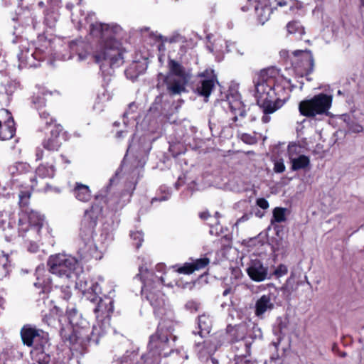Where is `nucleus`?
Masks as SVG:
<instances>
[{"instance_id":"1","label":"nucleus","mask_w":364,"mask_h":364,"mask_svg":"<svg viewBox=\"0 0 364 364\" xmlns=\"http://www.w3.org/2000/svg\"><path fill=\"white\" fill-rule=\"evenodd\" d=\"M278 70L274 68H268L260 70L254 78L256 90L257 103L262 109L264 115L262 122L267 124L270 122V114L280 109L286 100L281 98L279 91L284 90L276 85V77Z\"/></svg>"},{"instance_id":"2","label":"nucleus","mask_w":364,"mask_h":364,"mask_svg":"<svg viewBox=\"0 0 364 364\" xmlns=\"http://www.w3.org/2000/svg\"><path fill=\"white\" fill-rule=\"evenodd\" d=\"M112 182L113 178H110L109 183L100 191L91 207L85 211L80 228V237L84 244L80 251L84 257L100 258L93 237L97 220L104 213L102 203L107 202V196L112 189Z\"/></svg>"},{"instance_id":"3","label":"nucleus","mask_w":364,"mask_h":364,"mask_svg":"<svg viewBox=\"0 0 364 364\" xmlns=\"http://www.w3.org/2000/svg\"><path fill=\"white\" fill-rule=\"evenodd\" d=\"M90 33L97 41L94 56L104 81L108 84L114 73V28L109 24L95 22L90 24Z\"/></svg>"},{"instance_id":"4","label":"nucleus","mask_w":364,"mask_h":364,"mask_svg":"<svg viewBox=\"0 0 364 364\" xmlns=\"http://www.w3.org/2000/svg\"><path fill=\"white\" fill-rule=\"evenodd\" d=\"M146 278L141 274H138L136 277L143 283L141 295L146 298L156 312L165 305L164 294L162 291L164 280L162 277H159L152 272H146Z\"/></svg>"},{"instance_id":"5","label":"nucleus","mask_w":364,"mask_h":364,"mask_svg":"<svg viewBox=\"0 0 364 364\" xmlns=\"http://www.w3.org/2000/svg\"><path fill=\"white\" fill-rule=\"evenodd\" d=\"M48 266L50 273L65 279H73L82 270L78 261L74 257L65 254L50 256Z\"/></svg>"},{"instance_id":"6","label":"nucleus","mask_w":364,"mask_h":364,"mask_svg":"<svg viewBox=\"0 0 364 364\" xmlns=\"http://www.w3.org/2000/svg\"><path fill=\"white\" fill-rule=\"evenodd\" d=\"M333 97L326 93H318L310 99L299 103V112L301 116L314 118L317 115H327L331 107Z\"/></svg>"},{"instance_id":"7","label":"nucleus","mask_w":364,"mask_h":364,"mask_svg":"<svg viewBox=\"0 0 364 364\" xmlns=\"http://www.w3.org/2000/svg\"><path fill=\"white\" fill-rule=\"evenodd\" d=\"M291 67L298 77H306L314 71V58L310 50H296L290 58Z\"/></svg>"},{"instance_id":"8","label":"nucleus","mask_w":364,"mask_h":364,"mask_svg":"<svg viewBox=\"0 0 364 364\" xmlns=\"http://www.w3.org/2000/svg\"><path fill=\"white\" fill-rule=\"evenodd\" d=\"M50 45V42L47 40H44V45L43 48L37 47L31 48L27 47L26 45H21V50L20 53L18 55L19 60V68L25 67H36L37 65L36 60H43L45 57V49L47 48Z\"/></svg>"},{"instance_id":"9","label":"nucleus","mask_w":364,"mask_h":364,"mask_svg":"<svg viewBox=\"0 0 364 364\" xmlns=\"http://www.w3.org/2000/svg\"><path fill=\"white\" fill-rule=\"evenodd\" d=\"M22 341L28 346L46 347L48 343V334L35 327L25 326L21 331Z\"/></svg>"},{"instance_id":"10","label":"nucleus","mask_w":364,"mask_h":364,"mask_svg":"<svg viewBox=\"0 0 364 364\" xmlns=\"http://www.w3.org/2000/svg\"><path fill=\"white\" fill-rule=\"evenodd\" d=\"M198 76L201 80L197 85L196 92L198 95L208 99L214 90L215 85L218 83L217 75L214 70L205 69L204 71L198 73Z\"/></svg>"},{"instance_id":"11","label":"nucleus","mask_w":364,"mask_h":364,"mask_svg":"<svg viewBox=\"0 0 364 364\" xmlns=\"http://www.w3.org/2000/svg\"><path fill=\"white\" fill-rule=\"evenodd\" d=\"M225 102L228 105L227 112H229L232 114V122L230 123L229 127L231 129L242 127V124L237 123V121L239 117L240 118H245L247 115L245 106L243 102L237 97L233 95L228 96Z\"/></svg>"},{"instance_id":"12","label":"nucleus","mask_w":364,"mask_h":364,"mask_svg":"<svg viewBox=\"0 0 364 364\" xmlns=\"http://www.w3.org/2000/svg\"><path fill=\"white\" fill-rule=\"evenodd\" d=\"M74 278L77 279L76 287L91 301H96L97 295L101 293L99 284L97 282L85 278L84 276H79V274L77 277H74Z\"/></svg>"},{"instance_id":"13","label":"nucleus","mask_w":364,"mask_h":364,"mask_svg":"<svg viewBox=\"0 0 364 364\" xmlns=\"http://www.w3.org/2000/svg\"><path fill=\"white\" fill-rule=\"evenodd\" d=\"M18 232L20 235L25 239L26 242H38L41 239V227H28L23 218L19 219Z\"/></svg>"},{"instance_id":"14","label":"nucleus","mask_w":364,"mask_h":364,"mask_svg":"<svg viewBox=\"0 0 364 364\" xmlns=\"http://www.w3.org/2000/svg\"><path fill=\"white\" fill-rule=\"evenodd\" d=\"M62 127L58 124H54L50 131V136L43 141V146L49 151H57L61 145L59 135L62 132Z\"/></svg>"},{"instance_id":"15","label":"nucleus","mask_w":364,"mask_h":364,"mask_svg":"<svg viewBox=\"0 0 364 364\" xmlns=\"http://www.w3.org/2000/svg\"><path fill=\"white\" fill-rule=\"evenodd\" d=\"M267 268L259 260L252 262L247 269L248 276L255 282L264 281L267 277Z\"/></svg>"},{"instance_id":"16","label":"nucleus","mask_w":364,"mask_h":364,"mask_svg":"<svg viewBox=\"0 0 364 364\" xmlns=\"http://www.w3.org/2000/svg\"><path fill=\"white\" fill-rule=\"evenodd\" d=\"M274 309V304L272 303L269 295H262L255 304V314L257 316L261 317L267 310Z\"/></svg>"},{"instance_id":"17","label":"nucleus","mask_w":364,"mask_h":364,"mask_svg":"<svg viewBox=\"0 0 364 364\" xmlns=\"http://www.w3.org/2000/svg\"><path fill=\"white\" fill-rule=\"evenodd\" d=\"M20 218H23V222L26 223L28 227L38 226L41 228L43 226V217L36 211L27 212L26 210V213Z\"/></svg>"},{"instance_id":"18","label":"nucleus","mask_w":364,"mask_h":364,"mask_svg":"<svg viewBox=\"0 0 364 364\" xmlns=\"http://www.w3.org/2000/svg\"><path fill=\"white\" fill-rule=\"evenodd\" d=\"M212 319L208 314H201L198 316V326L199 328V335L201 337L210 333L212 328Z\"/></svg>"},{"instance_id":"19","label":"nucleus","mask_w":364,"mask_h":364,"mask_svg":"<svg viewBox=\"0 0 364 364\" xmlns=\"http://www.w3.org/2000/svg\"><path fill=\"white\" fill-rule=\"evenodd\" d=\"M164 82L167 86V90L170 95H180L181 92H185L186 82H181L179 80H169L168 77L164 79Z\"/></svg>"},{"instance_id":"20","label":"nucleus","mask_w":364,"mask_h":364,"mask_svg":"<svg viewBox=\"0 0 364 364\" xmlns=\"http://www.w3.org/2000/svg\"><path fill=\"white\" fill-rule=\"evenodd\" d=\"M73 194L78 200L82 202H87L91 198V191L89 186L80 183H75Z\"/></svg>"},{"instance_id":"21","label":"nucleus","mask_w":364,"mask_h":364,"mask_svg":"<svg viewBox=\"0 0 364 364\" xmlns=\"http://www.w3.org/2000/svg\"><path fill=\"white\" fill-rule=\"evenodd\" d=\"M290 162L291 164V169L293 171L305 170L309 168L311 166L309 157L304 154L299 155L296 159H291Z\"/></svg>"},{"instance_id":"22","label":"nucleus","mask_w":364,"mask_h":364,"mask_svg":"<svg viewBox=\"0 0 364 364\" xmlns=\"http://www.w3.org/2000/svg\"><path fill=\"white\" fill-rule=\"evenodd\" d=\"M45 348L46 347H36L31 350L33 359L38 364H51L50 355L44 351Z\"/></svg>"},{"instance_id":"23","label":"nucleus","mask_w":364,"mask_h":364,"mask_svg":"<svg viewBox=\"0 0 364 364\" xmlns=\"http://www.w3.org/2000/svg\"><path fill=\"white\" fill-rule=\"evenodd\" d=\"M55 173L54 163L42 164L36 168V173L38 176L44 178H53Z\"/></svg>"},{"instance_id":"24","label":"nucleus","mask_w":364,"mask_h":364,"mask_svg":"<svg viewBox=\"0 0 364 364\" xmlns=\"http://www.w3.org/2000/svg\"><path fill=\"white\" fill-rule=\"evenodd\" d=\"M130 57L129 52L121 46H117V42L115 41V67L122 65L127 60L129 61Z\"/></svg>"},{"instance_id":"25","label":"nucleus","mask_w":364,"mask_h":364,"mask_svg":"<svg viewBox=\"0 0 364 364\" xmlns=\"http://www.w3.org/2000/svg\"><path fill=\"white\" fill-rule=\"evenodd\" d=\"M168 67L171 74L182 78L186 77L185 69L178 61L169 59L168 61Z\"/></svg>"},{"instance_id":"26","label":"nucleus","mask_w":364,"mask_h":364,"mask_svg":"<svg viewBox=\"0 0 364 364\" xmlns=\"http://www.w3.org/2000/svg\"><path fill=\"white\" fill-rule=\"evenodd\" d=\"M286 27L289 34L298 35L299 37L305 34V28L299 21L294 20L289 21Z\"/></svg>"},{"instance_id":"27","label":"nucleus","mask_w":364,"mask_h":364,"mask_svg":"<svg viewBox=\"0 0 364 364\" xmlns=\"http://www.w3.org/2000/svg\"><path fill=\"white\" fill-rule=\"evenodd\" d=\"M286 208L277 207L273 210L272 212V218L271 220V223L273 224L274 222L276 223H282L287 220L286 218Z\"/></svg>"},{"instance_id":"28","label":"nucleus","mask_w":364,"mask_h":364,"mask_svg":"<svg viewBox=\"0 0 364 364\" xmlns=\"http://www.w3.org/2000/svg\"><path fill=\"white\" fill-rule=\"evenodd\" d=\"M274 2L276 5L274 6V8L275 9H277L278 6H289L290 11H294L295 8L296 9L301 8V4L295 0H274Z\"/></svg>"},{"instance_id":"29","label":"nucleus","mask_w":364,"mask_h":364,"mask_svg":"<svg viewBox=\"0 0 364 364\" xmlns=\"http://www.w3.org/2000/svg\"><path fill=\"white\" fill-rule=\"evenodd\" d=\"M90 17V15L85 16L84 14H81V17H78L77 14H72V21L77 29H80L82 27H85L86 23H88V18Z\"/></svg>"},{"instance_id":"30","label":"nucleus","mask_w":364,"mask_h":364,"mask_svg":"<svg viewBox=\"0 0 364 364\" xmlns=\"http://www.w3.org/2000/svg\"><path fill=\"white\" fill-rule=\"evenodd\" d=\"M130 237L132 240V245L136 249H139L144 242V235L141 231H132L130 232Z\"/></svg>"},{"instance_id":"31","label":"nucleus","mask_w":364,"mask_h":364,"mask_svg":"<svg viewBox=\"0 0 364 364\" xmlns=\"http://www.w3.org/2000/svg\"><path fill=\"white\" fill-rule=\"evenodd\" d=\"M209 263L210 259L206 257L196 259L191 262L193 272L205 269L209 264Z\"/></svg>"},{"instance_id":"32","label":"nucleus","mask_w":364,"mask_h":364,"mask_svg":"<svg viewBox=\"0 0 364 364\" xmlns=\"http://www.w3.org/2000/svg\"><path fill=\"white\" fill-rule=\"evenodd\" d=\"M46 92H41L40 90H38L37 93H34V95L32 98V102L34 105H36L37 108L43 107L46 105Z\"/></svg>"},{"instance_id":"33","label":"nucleus","mask_w":364,"mask_h":364,"mask_svg":"<svg viewBox=\"0 0 364 364\" xmlns=\"http://www.w3.org/2000/svg\"><path fill=\"white\" fill-rule=\"evenodd\" d=\"M300 152L301 148L299 146L295 143L289 144L287 148V154L290 161L291 159H296L299 155H300Z\"/></svg>"},{"instance_id":"34","label":"nucleus","mask_w":364,"mask_h":364,"mask_svg":"<svg viewBox=\"0 0 364 364\" xmlns=\"http://www.w3.org/2000/svg\"><path fill=\"white\" fill-rule=\"evenodd\" d=\"M31 193L30 191H21L19 193V205L22 208H26L31 197Z\"/></svg>"},{"instance_id":"35","label":"nucleus","mask_w":364,"mask_h":364,"mask_svg":"<svg viewBox=\"0 0 364 364\" xmlns=\"http://www.w3.org/2000/svg\"><path fill=\"white\" fill-rule=\"evenodd\" d=\"M43 271H44L43 269L41 268L40 267H38L36 269V275H37L38 282L34 284L35 286H36V287H43V286L46 287H48L50 284L51 281L49 278H48L46 279H43L42 282L41 281L40 276L42 274Z\"/></svg>"},{"instance_id":"36","label":"nucleus","mask_w":364,"mask_h":364,"mask_svg":"<svg viewBox=\"0 0 364 364\" xmlns=\"http://www.w3.org/2000/svg\"><path fill=\"white\" fill-rule=\"evenodd\" d=\"M176 272L183 274H191L194 272L191 262L184 263L182 266L177 268Z\"/></svg>"},{"instance_id":"37","label":"nucleus","mask_w":364,"mask_h":364,"mask_svg":"<svg viewBox=\"0 0 364 364\" xmlns=\"http://www.w3.org/2000/svg\"><path fill=\"white\" fill-rule=\"evenodd\" d=\"M58 18V14L56 12L53 11L52 13H47L46 14V22L47 25L50 27H53L55 26V22L57 21Z\"/></svg>"},{"instance_id":"38","label":"nucleus","mask_w":364,"mask_h":364,"mask_svg":"<svg viewBox=\"0 0 364 364\" xmlns=\"http://www.w3.org/2000/svg\"><path fill=\"white\" fill-rule=\"evenodd\" d=\"M40 117L42 121H44L45 124L48 126L49 127H50V129L52 128V127L53 126V117H51L50 116V114L48 113L46 111H43V112H40Z\"/></svg>"},{"instance_id":"39","label":"nucleus","mask_w":364,"mask_h":364,"mask_svg":"<svg viewBox=\"0 0 364 364\" xmlns=\"http://www.w3.org/2000/svg\"><path fill=\"white\" fill-rule=\"evenodd\" d=\"M288 272L287 267L284 264H280L277 266V267L274 271V275L277 278H279L287 274Z\"/></svg>"},{"instance_id":"40","label":"nucleus","mask_w":364,"mask_h":364,"mask_svg":"<svg viewBox=\"0 0 364 364\" xmlns=\"http://www.w3.org/2000/svg\"><path fill=\"white\" fill-rule=\"evenodd\" d=\"M241 140L250 145L255 144L257 142V139L255 136H252L247 133H244L241 136Z\"/></svg>"},{"instance_id":"41","label":"nucleus","mask_w":364,"mask_h":364,"mask_svg":"<svg viewBox=\"0 0 364 364\" xmlns=\"http://www.w3.org/2000/svg\"><path fill=\"white\" fill-rule=\"evenodd\" d=\"M185 307L191 312H197L200 307V304L197 301L191 300L186 302Z\"/></svg>"},{"instance_id":"42","label":"nucleus","mask_w":364,"mask_h":364,"mask_svg":"<svg viewBox=\"0 0 364 364\" xmlns=\"http://www.w3.org/2000/svg\"><path fill=\"white\" fill-rule=\"evenodd\" d=\"M285 165L282 159L276 161L274 164V171L275 173H281L285 171Z\"/></svg>"},{"instance_id":"43","label":"nucleus","mask_w":364,"mask_h":364,"mask_svg":"<svg viewBox=\"0 0 364 364\" xmlns=\"http://www.w3.org/2000/svg\"><path fill=\"white\" fill-rule=\"evenodd\" d=\"M256 205L263 210H267L269 207V202L264 198H259L256 200Z\"/></svg>"},{"instance_id":"44","label":"nucleus","mask_w":364,"mask_h":364,"mask_svg":"<svg viewBox=\"0 0 364 364\" xmlns=\"http://www.w3.org/2000/svg\"><path fill=\"white\" fill-rule=\"evenodd\" d=\"M29 166L28 164L24 163H16L15 166H14L11 169L16 168V171L23 173L28 169Z\"/></svg>"},{"instance_id":"45","label":"nucleus","mask_w":364,"mask_h":364,"mask_svg":"<svg viewBox=\"0 0 364 364\" xmlns=\"http://www.w3.org/2000/svg\"><path fill=\"white\" fill-rule=\"evenodd\" d=\"M252 212L244 213L242 217H240V218H238L237 220L236 224L237 225V224L244 223L245 221H247L248 220H250L252 218Z\"/></svg>"},{"instance_id":"46","label":"nucleus","mask_w":364,"mask_h":364,"mask_svg":"<svg viewBox=\"0 0 364 364\" xmlns=\"http://www.w3.org/2000/svg\"><path fill=\"white\" fill-rule=\"evenodd\" d=\"M1 264L4 269V274L6 275L8 273V265H9V258L6 256H2L1 258Z\"/></svg>"},{"instance_id":"47","label":"nucleus","mask_w":364,"mask_h":364,"mask_svg":"<svg viewBox=\"0 0 364 364\" xmlns=\"http://www.w3.org/2000/svg\"><path fill=\"white\" fill-rule=\"evenodd\" d=\"M6 67V61L5 57L0 53V72H2Z\"/></svg>"},{"instance_id":"48","label":"nucleus","mask_w":364,"mask_h":364,"mask_svg":"<svg viewBox=\"0 0 364 364\" xmlns=\"http://www.w3.org/2000/svg\"><path fill=\"white\" fill-rule=\"evenodd\" d=\"M168 199V196L167 195L162 196L161 197H155L151 199V203L153 204L156 201H164Z\"/></svg>"},{"instance_id":"49","label":"nucleus","mask_w":364,"mask_h":364,"mask_svg":"<svg viewBox=\"0 0 364 364\" xmlns=\"http://www.w3.org/2000/svg\"><path fill=\"white\" fill-rule=\"evenodd\" d=\"M28 243L30 244V246L28 247V250L32 252H36L38 250L37 242H28Z\"/></svg>"},{"instance_id":"50","label":"nucleus","mask_w":364,"mask_h":364,"mask_svg":"<svg viewBox=\"0 0 364 364\" xmlns=\"http://www.w3.org/2000/svg\"><path fill=\"white\" fill-rule=\"evenodd\" d=\"M199 217L203 220H205L208 219L210 217V215L208 210L203 211L199 213Z\"/></svg>"},{"instance_id":"51","label":"nucleus","mask_w":364,"mask_h":364,"mask_svg":"<svg viewBox=\"0 0 364 364\" xmlns=\"http://www.w3.org/2000/svg\"><path fill=\"white\" fill-rule=\"evenodd\" d=\"M36 159L40 160L43 158V151L41 149H37L36 152Z\"/></svg>"},{"instance_id":"52","label":"nucleus","mask_w":364,"mask_h":364,"mask_svg":"<svg viewBox=\"0 0 364 364\" xmlns=\"http://www.w3.org/2000/svg\"><path fill=\"white\" fill-rule=\"evenodd\" d=\"M48 2L50 4L51 6H58L60 0H48Z\"/></svg>"},{"instance_id":"53","label":"nucleus","mask_w":364,"mask_h":364,"mask_svg":"<svg viewBox=\"0 0 364 364\" xmlns=\"http://www.w3.org/2000/svg\"><path fill=\"white\" fill-rule=\"evenodd\" d=\"M10 114L11 113L7 109H0V118L4 115L9 116Z\"/></svg>"},{"instance_id":"54","label":"nucleus","mask_w":364,"mask_h":364,"mask_svg":"<svg viewBox=\"0 0 364 364\" xmlns=\"http://www.w3.org/2000/svg\"><path fill=\"white\" fill-rule=\"evenodd\" d=\"M237 364H253L252 362L250 360L242 359L240 362L237 363Z\"/></svg>"},{"instance_id":"55","label":"nucleus","mask_w":364,"mask_h":364,"mask_svg":"<svg viewBox=\"0 0 364 364\" xmlns=\"http://www.w3.org/2000/svg\"><path fill=\"white\" fill-rule=\"evenodd\" d=\"M231 292V288H228L225 289L223 292V296H226Z\"/></svg>"},{"instance_id":"56","label":"nucleus","mask_w":364,"mask_h":364,"mask_svg":"<svg viewBox=\"0 0 364 364\" xmlns=\"http://www.w3.org/2000/svg\"><path fill=\"white\" fill-rule=\"evenodd\" d=\"M278 328L279 331H282L283 328H286V324L283 323L282 321H281L278 324Z\"/></svg>"},{"instance_id":"57","label":"nucleus","mask_w":364,"mask_h":364,"mask_svg":"<svg viewBox=\"0 0 364 364\" xmlns=\"http://www.w3.org/2000/svg\"><path fill=\"white\" fill-rule=\"evenodd\" d=\"M158 49L159 50H164L165 49V47H164V44L163 42H161V43L159 44L158 46Z\"/></svg>"},{"instance_id":"58","label":"nucleus","mask_w":364,"mask_h":364,"mask_svg":"<svg viewBox=\"0 0 364 364\" xmlns=\"http://www.w3.org/2000/svg\"><path fill=\"white\" fill-rule=\"evenodd\" d=\"M255 215L258 218H262L264 215V213H262L261 211L258 210L255 213Z\"/></svg>"},{"instance_id":"59","label":"nucleus","mask_w":364,"mask_h":364,"mask_svg":"<svg viewBox=\"0 0 364 364\" xmlns=\"http://www.w3.org/2000/svg\"><path fill=\"white\" fill-rule=\"evenodd\" d=\"M250 9V6H242L241 9L243 11H248Z\"/></svg>"},{"instance_id":"60","label":"nucleus","mask_w":364,"mask_h":364,"mask_svg":"<svg viewBox=\"0 0 364 364\" xmlns=\"http://www.w3.org/2000/svg\"><path fill=\"white\" fill-rule=\"evenodd\" d=\"M154 38L156 40L162 39V36L160 35H159V36L154 35Z\"/></svg>"},{"instance_id":"61","label":"nucleus","mask_w":364,"mask_h":364,"mask_svg":"<svg viewBox=\"0 0 364 364\" xmlns=\"http://www.w3.org/2000/svg\"><path fill=\"white\" fill-rule=\"evenodd\" d=\"M347 355V353L346 352H342L341 354H340V356L341 357H346Z\"/></svg>"},{"instance_id":"62","label":"nucleus","mask_w":364,"mask_h":364,"mask_svg":"<svg viewBox=\"0 0 364 364\" xmlns=\"http://www.w3.org/2000/svg\"><path fill=\"white\" fill-rule=\"evenodd\" d=\"M114 28H115V33H116L117 32V29H118V28H119V26L115 23Z\"/></svg>"},{"instance_id":"63","label":"nucleus","mask_w":364,"mask_h":364,"mask_svg":"<svg viewBox=\"0 0 364 364\" xmlns=\"http://www.w3.org/2000/svg\"><path fill=\"white\" fill-rule=\"evenodd\" d=\"M252 1H253V0H247V1L250 4H252Z\"/></svg>"},{"instance_id":"64","label":"nucleus","mask_w":364,"mask_h":364,"mask_svg":"<svg viewBox=\"0 0 364 364\" xmlns=\"http://www.w3.org/2000/svg\"><path fill=\"white\" fill-rule=\"evenodd\" d=\"M361 5L364 6V0H361Z\"/></svg>"}]
</instances>
